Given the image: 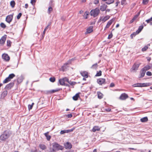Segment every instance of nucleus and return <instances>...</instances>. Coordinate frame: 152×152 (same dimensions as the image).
I'll use <instances>...</instances> for the list:
<instances>
[{"label": "nucleus", "mask_w": 152, "mask_h": 152, "mask_svg": "<svg viewBox=\"0 0 152 152\" xmlns=\"http://www.w3.org/2000/svg\"><path fill=\"white\" fill-rule=\"evenodd\" d=\"M10 133L8 131H5L3 134L0 137V139L2 140H4L8 138L10 136Z\"/></svg>", "instance_id": "obj_1"}, {"label": "nucleus", "mask_w": 152, "mask_h": 152, "mask_svg": "<svg viewBox=\"0 0 152 152\" xmlns=\"http://www.w3.org/2000/svg\"><path fill=\"white\" fill-rule=\"evenodd\" d=\"M100 12L99 9L96 8L94 10H92L90 12L91 15L93 16L94 17H95L98 15Z\"/></svg>", "instance_id": "obj_2"}, {"label": "nucleus", "mask_w": 152, "mask_h": 152, "mask_svg": "<svg viewBox=\"0 0 152 152\" xmlns=\"http://www.w3.org/2000/svg\"><path fill=\"white\" fill-rule=\"evenodd\" d=\"M53 147L55 150H62L63 149V147L61 145L56 142L53 143Z\"/></svg>", "instance_id": "obj_3"}, {"label": "nucleus", "mask_w": 152, "mask_h": 152, "mask_svg": "<svg viewBox=\"0 0 152 152\" xmlns=\"http://www.w3.org/2000/svg\"><path fill=\"white\" fill-rule=\"evenodd\" d=\"M74 60L73 58H72L70 60H69V61L67 62L64 64L61 67V70L63 71H64L66 69H67V68L68 67V65L70 64L71 63V61H73Z\"/></svg>", "instance_id": "obj_4"}, {"label": "nucleus", "mask_w": 152, "mask_h": 152, "mask_svg": "<svg viewBox=\"0 0 152 152\" xmlns=\"http://www.w3.org/2000/svg\"><path fill=\"white\" fill-rule=\"evenodd\" d=\"M13 14L7 16L6 18V21L8 23H10L11 22L13 18Z\"/></svg>", "instance_id": "obj_5"}, {"label": "nucleus", "mask_w": 152, "mask_h": 152, "mask_svg": "<svg viewBox=\"0 0 152 152\" xmlns=\"http://www.w3.org/2000/svg\"><path fill=\"white\" fill-rule=\"evenodd\" d=\"M64 145L66 149H70L72 148V146L71 144L69 142L64 143Z\"/></svg>", "instance_id": "obj_6"}, {"label": "nucleus", "mask_w": 152, "mask_h": 152, "mask_svg": "<svg viewBox=\"0 0 152 152\" xmlns=\"http://www.w3.org/2000/svg\"><path fill=\"white\" fill-rule=\"evenodd\" d=\"M97 83L100 85L104 84L105 83V80L103 78H100L97 80Z\"/></svg>", "instance_id": "obj_7"}, {"label": "nucleus", "mask_w": 152, "mask_h": 152, "mask_svg": "<svg viewBox=\"0 0 152 152\" xmlns=\"http://www.w3.org/2000/svg\"><path fill=\"white\" fill-rule=\"evenodd\" d=\"M146 86V84L145 83H138L134 84L133 85V87H145Z\"/></svg>", "instance_id": "obj_8"}, {"label": "nucleus", "mask_w": 152, "mask_h": 152, "mask_svg": "<svg viewBox=\"0 0 152 152\" xmlns=\"http://www.w3.org/2000/svg\"><path fill=\"white\" fill-rule=\"evenodd\" d=\"M7 37L6 35H4L2 36L0 39V44L3 45L6 41Z\"/></svg>", "instance_id": "obj_9"}, {"label": "nucleus", "mask_w": 152, "mask_h": 152, "mask_svg": "<svg viewBox=\"0 0 152 152\" xmlns=\"http://www.w3.org/2000/svg\"><path fill=\"white\" fill-rule=\"evenodd\" d=\"M128 97V96L125 93H123L120 96L119 98L122 100H125Z\"/></svg>", "instance_id": "obj_10"}, {"label": "nucleus", "mask_w": 152, "mask_h": 152, "mask_svg": "<svg viewBox=\"0 0 152 152\" xmlns=\"http://www.w3.org/2000/svg\"><path fill=\"white\" fill-rule=\"evenodd\" d=\"M14 85V83L13 82L11 83L7 84L5 86V88L6 90L10 89Z\"/></svg>", "instance_id": "obj_11"}, {"label": "nucleus", "mask_w": 152, "mask_h": 152, "mask_svg": "<svg viewBox=\"0 0 152 152\" xmlns=\"http://www.w3.org/2000/svg\"><path fill=\"white\" fill-rule=\"evenodd\" d=\"M3 59L6 61H9L10 60V58L7 54H3L2 55Z\"/></svg>", "instance_id": "obj_12"}, {"label": "nucleus", "mask_w": 152, "mask_h": 152, "mask_svg": "<svg viewBox=\"0 0 152 152\" xmlns=\"http://www.w3.org/2000/svg\"><path fill=\"white\" fill-rule=\"evenodd\" d=\"M93 28L92 26H90L88 28L86 29V31L85 32V34H87L90 33L92 32L93 31Z\"/></svg>", "instance_id": "obj_13"}, {"label": "nucleus", "mask_w": 152, "mask_h": 152, "mask_svg": "<svg viewBox=\"0 0 152 152\" xmlns=\"http://www.w3.org/2000/svg\"><path fill=\"white\" fill-rule=\"evenodd\" d=\"M145 72H146L145 70L142 69L140 71V75L139 77V78H141L144 77L145 75Z\"/></svg>", "instance_id": "obj_14"}, {"label": "nucleus", "mask_w": 152, "mask_h": 152, "mask_svg": "<svg viewBox=\"0 0 152 152\" xmlns=\"http://www.w3.org/2000/svg\"><path fill=\"white\" fill-rule=\"evenodd\" d=\"M140 13H138V14L136 15L130 21V23H132L138 17L140 14Z\"/></svg>", "instance_id": "obj_15"}, {"label": "nucleus", "mask_w": 152, "mask_h": 152, "mask_svg": "<svg viewBox=\"0 0 152 152\" xmlns=\"http://www.w3.org/2000/svg\"><path fill=\"white\" fill-rule=\"evenodd\" d=\"M52 1H50V6L48 7V13L49 14H50L51 11L53 10V8L52 7L51 4H52Z\"/></svg>", "instance_id": "obj_16"}, {"label": "nucleus", "mask_w": 152, "mask_h": 152, "mask_svg": "<svg viewBox=\"0 0 152 152\" xmlns=\"http://www.w3.org/2000/svg\"><path fill=\"white\" fill-rule=\"evenodd\" d=\"M113 20H109L107 23V24L105 27V29H106L107 28L109 27L112 24V23L113 22Z\"/></svg>", "instance_id": "obj_17"}, {"label": "nucleus", "mask_w": 152, "mask_h": 152, "mask_svg": "<svg viewBox=\"0 0 152 152\" xmlns=\"http://www.w3.org/2000/svg\"><path fill=\"white\" fill-rule=\"evenodd\" d=\"M24 79L23 76L21 75L18 77L17 79V81L18 83H21Z\"/></svg>", "instance_id": "obj_18"}, {"label": "nucleus", "mask_w": 152, "mask_h": 152, "mask_svg": "<svg viewBox=\"0 0 152 152\" xmlns=\"http://www.w3.org/2000/svg\"><path fill=\"white\" fill-rule=\"evenodd\" d=\"M39 147L42 150H45L46 149V146L44 144H40L39 145Z\"/></svg>", "instance_id": "obj_19"}, {"label": "nucleus", "mask_w": 152, "mask_h": 152, "mask_svg": "<svg viewBox=\"0 0 152 152\" xmlns=\"http://www.w3.org/2000/svg\"><path fill=\"white\" fill-rule=\"evenodd\" d=\"M139 66L138 64H134L132 68V69L133 70H136L138 69Z\"/></svg>", "instance_id": "obj_20"}, {"label": "nucleus", "mask_w": 152, "mask_h": 152, "mask_svg": "<svg viewBox=\"0 0 152 152\" xmlns=\"http://www.w3.org/2000/svg\"><path fill=\"white\" fill-rule=\"evenodd\" d=\"M79 97V94L77 93L72 98L74 100L76 101L78 99Z\"/></svg>", "instance_id": "obj_21"}, {"label": "nucleus", "mask_w": 152, "mask_h": 152, "mask_svg": "<svg viewBox=\"0 0 152 152\" xmlns=\"http://www.w3.org/2000/svg\"><path fill=\"white\" fill-rule=\"evenodd\" d=\"M143 28V26L142 25H141L139 26L138 29L137 31V32L138 33H139Z\"/></svg>", "instance_id": "obj_22"}, {"label": "nucleus", "mask_w": 152, "mask_h": 152, "mask_svg": "<svg viewBox=\"0 0 152 152\" xmlns=\"http://www.w3.org/2000/svg\"><path fill=\"white\" fill-rule=\"evenodd\" d=\"M7 94V90L4 91L1 94V97L4 98L5 97Z\"/></svg>", "instance_id": "obj_23"}, {"label": "nucleus", "mask_w": 152, "mask_h": 152, "mask_svg": "<svg viewBox=\"0 0 152 152\" xmlns=\"http://www.w3.org/2000/svg\"><path fill=\"white\" fill-rule=\"evenodd\" d=\"M63 78L59 80V82L61 85L62 86L65 85V82Z\"/></svg>", "instance_id": "obj_24"}, {"label": "nucleus", "mask_w": 152, "mask_h": 152, "mask_svg": "<svg viewBox=\"0 0 152 152\" xmlns=\"http://www.w3.org/2000/svg\"><path fill=\"white\" fill-rule=\"evenodd\" d=\"M148 120V118L147 117H145L140 119V121L142 122H145Z\"/></svg>", "instance_id": "obj_25"}, {"label": "nucleus", "mask_w": 152, "mask_h": 152, "mask_svg": "<svg viewBox=\"0 0 152 152\" xmlns=\"http://www.w3.org/2000/svg\"><path fill=\"white\" fill-rule=\"evenodd\" d=\"M49 133V132H47L44 134L45 137H46L47 139L48 140H49L51 138L50 136L48 135V134Z\"/></svg>", "instance_id": "obj_26"}, {"label": "nucleus", "mask_w": 152, "mask_h": 152, "mask_svg": "<svg viewBox=\"0 0 152 152\" xmlns=\"http://www.w3.org/2000/svg\"><path fill=\"white\" fill-rule=\"evenodd\" d=\"M106 6L104 4L103 5L100 6V10L102 11H104L106 8Z\"/></svg>", "instance_id": "obj_27"}, {"label": "nucleus", "mask_w": 152, "mask_h": 152, "mask_svg": "<svg viewBox=\"0 0 152 152\" xmlns=\"http://www.w3.org/2000/svg\"><path fill=\"white\" fill-rule=\"evenodd\" d=\"M97 94L98 98L101 99L103 98V95L100 92H97Z\"/></svg>", "instance_id": "obj_28"}, {"label": "nucleus", "mask_w": 152, "mask_h": 152, "mask_svg": "<svg viewBox=\"0 0 152 152\" xmlns=\"http://www.w3.org/2000/svg\"><path fill=\"white\" fill-rule=\"evenodd\" d=\"M100 130V128L99 127L97 126H95L93 127L92 130L93 132H95L96 131H99Z\"/></svg>", "instance_id": "obj_29"}, {"label": "nucleus", "mask_w": 152, "mask_h": 152, "mask_svg": "<svg viewBox=\"0 0 152 152\" xmlns=\"http://www.w3.org/2000/svg\"><path fill=\"white\" fill-rule=\"evenodd\" d=\"M145 21L147 23H150V25H151L152 24V17L146 20Z\"/></svg>", "instance_id": "obj_30"}, {"label": "nucleus", "mask_w": 152, "mask_h": 152, "mask_svg": "<svg viewBox=\"0 0 152 152\" xmlns=\"http://www.w3.org/2000/svg\"><path fill=\"white\" fill-rule=\"evenodd\" d=\"M98 64L97 63H95L93 64L92 66L91 67V68L93 69H96L98 67Z\"/></svg>", "instance_id": "obj_31"}, {"label": "nucleus", "mask_w": 152, "mask_h": 152, "mask_svg": "<svg viewBox=\"0 0 152 152\" xmlns=\"http://www.w3.org/2000/svg\"><path fill=\"white\" fill-rule=\"evenodd\" d=\"M81 74L83 77L86 78H87L88 77L87 73L85 72L81 73Z\"/></svg>", "instance_id": "obj_32"}, {"label": "nucleus", "mask_w": 152, "mask_h": 152, "mask_svg": "<svg viewBox=\"0 0 152 152\" xmlns=\"http://www.w3.org/2000/svg\"><path fill=\"white\" fill-rule=\"evenodd\" d=\"M61 89H60V88L57 89H56L51 90L50 91V92L51 93H53L55 92L58 91Z\"/></svg>", "instance_id": "obj_33"}, {"label": "nucleus", "mask_w": 152, "mask_h": 152, "mask_svg": "<svg viewBox=\"0 0 152 152\" xmlns=\"http://www.w3.org/2000/svg\"><path fill=\"white\" fill-rule=\"evenodd\" d=\"M110 17L109 16H107L105 17H104L102 20V21H103V22H105V21H106L107 20H108Z\"/></svg>", "instance_id": "obj_34"}, {"label": "nucleus", "mask_w": 152, "mask_h": 152, "mask_svg": "<svg viewBox=\"0 0 152 152\" xmlns=\"http://www.w3.org/2000/svg\"><path fill=\"white\" fill-rule=\"evenodd\" d=\"M15 76V75L13 73H12L9 75L8 77L9 78V79H10L11 80V79H12Z\"/></svg>", "instance_id": "obj_35"}, {"label": "nucleus", "mask_w": 152, "mask_h": 152, "mask_svg": "<svg viewBox=\"0 0 152 152\" xmlns=\"http://www.w3.org/2000/svg\"><path fill=\"white\" fill-rule=\"evenodd\" d=\"M150 68L151 66L149 65H148L145 66L142 69L143 70H144L146 72V71L148 70Z\"/></svg>", "instance_id": "obj_36"}, {"label": "nucleus", "mask_w": 152, "mask_h": 152, "mask_svg": "<svg viewBox=\"0 0 152 152\" xmlns=\"http://www.w3.org/2000/svg\"><path fill=\"white\" fill-rule=\"evenodd\" d=\"M10 4L12 8L14 7L15 4V1L13 0L12 1L10 2Z\"/></svg>", "instance_id": "obj_37"}, {"label": "nucleus", "mask_w": 152, "mask_h": 152, "mask_svg": "<svg viewBox=\"0 0 152 152\" xmlns=\"http://www.w3.org/2000/svg\"><path fill=\"white\" fill-rule=\"evenodd\" d=\"M10 80L9 79L8 77L7 78H6L3 81V83H7V82H9V81H10Z\"/></svg>", "instance_id": "obj_38"}, {"label": "nucleus", "mask_w": 152, "mask_h": 152, "mask_svg": "<svg viewBox=\"0 0 152 152\" xmlns=\"http://www.w3.org/2000/svg\"><path fill=\"white\" fill-rule=\"evenodd\" d=\"M139 33L137 32V31L135 32H134L133 34L131 35V37L132 38L134 37L137 34H138Z\"/></svg>", "instance_id": "obj_39"}, {"label": "nucleus", "mask_w": 152, "mask_h": 152, "mask_svg": "<svg viewBox=\"0 0 152 152\" xmlns=\"http://www.w3.org/2000/svg\"><path fill=\"white\" fill-rule=\"evenodd\" d=\"M102 75V71L100 70L99 72H97L96 74L95 75V76H101Z\"/></svg>", "instance_id": "obj_40"}, {"label": "nucleus", "mask_w": 152, "mask_h": 152, "mask_svg": "<svg viewBox=\"0 0 152 152\" xmlns=\"http://www.w3.org/2000/svg\"><path fill=\"white\" fill-rule=\"evenodd\" d=\"M34 103H32L31 105L29 104L28 106V109L29 110H31L33 107V105H34Z\"/></svg>", "instance_id": "obj_41"}, {"label": "nucleus", "mask_w": 152, "mask_h": 152, "mask_svg": "<svg viewBox=\"0 0 152 152\" xmlns=\"http://www.w3.org/2000/svg\"><path fill=\"white\" fill-rule=\"evenodd\" d=\"M56 80L55 77H50L49 79L50 81L52 82H54Z\"/></svg>", "instance_id": "obj_42"}, {"label": "nucleus", "mask_w": 152, "mask_h": 152, "mask_svg": "<svg viewBox=\"0 0 152 152\" xmlns=\"http://www.w3.org/2000/svg\"><path fill=\"white\" fill-rule=\"evenodd\" d=\"M114 0H108L107 1H106V3L107 4H110L114 2Z\"/></svg>", "instance_id": "obj_43"}, {"label": "nucleus", "mask_w": 152, "mask_h": 152, "mask_svg": "<svg viewBox=\"0 0 152 152\" xmlns=\"http://www.w3.org/2000/svg\"><path fill=\"white\" fill-rule=\"evenodd\" d=\"M11 42L10 40L7 41V45L8 46L10 47L11 45Z\"/></svg>", "instance_id": "obj_44"}, {"label": "nucleus", "mask_w": 152, "mask_h": 152, "mask_svg": "<svg viewBox=\"0 0 152 152\" xmlns=\"http://www.w3.org/2000/svg\"><path fill=\"white\" fill-rule=\"evenodd\" d=\"M65 115L68 118H71L72 116V115L71 114H66Z\"/></svg>", "instance_id": "obj_45"}, {"label": "nucleus", "mask_w": 152, "mask_h": 152, "mask_svg": "<svg viewBox=\"0 0 152 152\" xmlns=\"http://www.w3.org/2000/svg\"><path fill=\"white\" fill-rule=\"evenodd\" d=\"M68 82L71 85H72H72H74L75 83V82H72L71 81H68Z\"/></svg>", "instance_id": "obj_46"}, {"label": "nucleus", "mask_w": 152, "mask_h": 152, "mask_svg": "<svg viewBox=\"0 0 152 152\" xmlns=\"http://www.w3.org/2000/svg\"><path fill=\"white\" fill-rule=\"evenodd\" d=\"M148 2V0H143L142 3L143 4H146Z\"/></svg>", "instance_id": "obj_47"}, {"label": "nucleus", "mask_w": 152, "mask_h": 152, "mask_svg": "<svg viewBox=\"0 0 152 152\" xmlns=\"http://www.w3.org/2000/svg\"><path fill=\"white\" fill-rule=\"evenodd\" d=\"M0 26L3 28H5L6 27V25L3 23H1Z\"/></svg>", "instance_id": "obj_48"}, {"label": "nucleus", "mask_w": 152, "mask_h": 152, "mask_svg": "<svg viewBox=\"0 0 152 152\" xmlns=\"http://www.w3.org/2000/svg\"><path fill=\"white\" fill-rule=\"evenodd\" d=\"M148 48V47L147 46H145L143 48H142V51H145Z\"/></svg>", "instance_id": "obj_49"}, {"label": "nucleus", "mask_w": 152, "mask_h": 152, "mask_svg": "<svg viewBox=\"0 0 152 152\" xmlns=\"http://www.w3.org/2000/svg\"><path fill=\"white\" fill-rule=\"evenodd\" d=\"M31 152H37V150L35 147L33 148L31 150Z\"/></svg>", "instance_id": "obj_50"}, {"label": "nucleus", "mask_w": 152, "mask_h": 152, "mask_svg": "<svg viewBox=\"0 0 152 152\" xmlns=\"http://www.w3.org/2000/svg\"><path fill=\"white\" fill-rule=\"evenodd\" d=\"M22 13H19L18 15L17 16V18L18 19H19L20 18V17L22 15Z\"/></svg>", "instance_id": "obj_51"}, {"label": "nucleus", "mask_w": 152, "mask_h": 152, "mask_svg": "<svg viewBox=\"0 0 152 152\" xmlns=\"http://www.w3.org/2000/svg\"><path fill=\"white\" fill-rule=\"evenodd\" d=\"M36 0H31V3L32 5H34L36 2Z\"/></svg>", "instance_id": "obj_52"}, {"label": "nucleus", "mask_w": 152, "mask_h": 152, "mask_svg": "<svg viewBox=\"0 0 152 152\" xmlns=\"http://www.w3.org/2000/svg\"><path fill=\"white\" fill-rule=\"evenodd\" d=\"M113 37V34L112 33H111L109 35L108 39H110L112 38Z\"/></svg>", "instance_id": "obj_53"}, {"label": "nucleus", "mask_w": 152, "mask_h": 152, "mask_svg": "<svg viewBox=\"0 0 152 152\" xmlns=\"http://www.w3.org/2000/svg\"><path fill=\"white\" fill-rule=\"evenodd\" d=\"M146 74L148 76H151L152 75L151 72L149 71H148L146 72Z\"/></svg>", "instance_id": "obj_54"}, {"label": "nucleus", "mask_w": 152, "mask_h": 152, "mask_svg": "<svg viewBox=\"0 0 152 152\" xmlns=\"http://www.w3.org/2000/svg\"><path fill=\"white\" fill-rule=\"evenodd\" d=\"M126 2V0H122L121 1V4L122 5H124L125 4Z\"/></svg>", "instance_id": "obj_55"}, {"label": "nucleus", "mask_w": 152, "mask_h": 152, "mask_svg": "<svg viewBox=\"0 0 152 152\" xmlns=\"http://www.w3.org/2000/svg\"><path fill=\"white\" fill-rule=\"evenodd\" d=\"M63 79L64 80V82H68L69 79H68L66 77H65L63 78Z\"/></svg>", "instance_id": "obj_56"}, {"label": "nucleus", "mask_w": 152, "mask_h": 152, "mask_svg": "<svg viewBox=\"0 0 152 152\" xmlns=\"http://www.w3.org/2000/svg\"><path fill=\"white\" fill-rule=\"evenodd\" d=\"M99 0H95L94 1V3L96 4L99 3Z\"/></svg>", "instance_id": "obj_57"}, {"label": "nucleus", "mask_w": 152, "mask_h": 152, "mask_svg": "<svg viewBox=\"0 0 152 152\" xmlns=\"http://www.w3.org/2000/svg\"><path fill=\"white\" fill-rule=\"evenodd\" d=\"M115 86V84L113 83H111L110 85V87H113Z\"/></svg>", "instance_id": "obj_58"}, {"label": "nucleus", "mask_w": 152, "mask_h": 152, "mask_svg": "<svg viewBox=\"0 0 152 152\" xmlns=\"http://www.w3.org/2000/svg\"><path fill=\"white\" fill-rule=\"evenodd\" d=\"M65 133V130H61L60 132V134H64V133Z\"/></svg>", "instance_id": "obj_59"}, {"label": "nucleus", "mask_w": 152, "mask_h": 152, "mask_svg": "<svg viewBox=\"0 0 152 152\" xmlns=\"http://www.w3.org/2000/svg\"><path fill=\"white\" fill-rule=\"evenodd\" d=\"M55 150L53 148L52 149H51V150L50 151V152H55Z\"/></svg>", "instance_id": "obj_60"}, {"label": "nucleus", "mask_w": 152, "mask_h": 152, "mask_svg": "<svg viewBox=\"0 0 152 152\" xmlns=\"http://www.w3.org/2000/svg\"><path fill=\"white\" fill-rule=\"evenodd\" d=\"M45 31H45V30H44L43 33H42V37H44V36H45Z\"/></svg>", "instance_id": "obj_61"}, {"label": "nucleus", "mask_w": 152, "mask_h": 152, "mask_svg": "<svg viewBox=\"0 0 152 152\" xmlns=\"http://www.w3.org/2000/svg\"><path fill=\"white\" fill-rule=\"evenodd\" d=\"M105 110L106 111H107L108 112H109L110 111L111 109L110 108H107V109H105Z\"/></svg>", "instance_id": "obj_62"}, {"label": "nucleus", "mask_w": 152, "mask_h": 152, "mask_svg": "<svg viewBox=\"0 0 152 152\" xmlns=\"http://www.w3.org/2000/svg\"><path fill=\"white\" fill-rule=\"evenodd\" d=\"M48 27H49V25H48L45 28V31H46L47 29H48Z\"/></svg>", "instance_id": "obj_63"}, {"label": "nucleus", "mask_w": 152, "mask_h": 152, "mask_svg": "<svg viewBox=\"0 0 152 152\" xmlns=\"http://www.w3.org/2000/svg\"><path fill=\"white\" fill-rule=\"evenodd\" d=\"M140 152H146V150H140Z\"/></svg>", "instance_id": "obj_64"}]
</instances>
